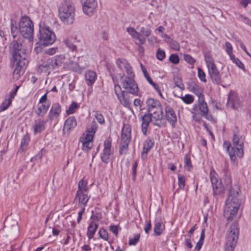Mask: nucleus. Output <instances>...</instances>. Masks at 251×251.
Listing matches in <instances>:
<instances>
[{
	"instance_id": "obj_56",
	"label": "nucleus",
	"mask_w": 251,
	"mask_h": 251,
	"mask_svg": "<svg viewBox=\"0 0 251 251\" xmlns=\"http://www.w3.org/2000/svg\"><path fill=\"white\" fill-rule=\"evenodd\" d=\"M226 51L227 53L229 55V56L230 57L231 55H233V54H232V47L231 44L229 42H226Z\"/></svg>"
},
{
	"instance_id": "obj_58",
	"label": "nucleus",
	"mask_w": 251,
	"mask_h": 251,
	"mask_svg": "<svg viewBox=\"0 0 251 251\" xmlns=\"http://www.w3.org/2000/svg\"><path fill=\"white\" fill-rule=\"evenodd\" d=\"M109 230L115 235L116 236L118 234V226L111 225L109 226Z\"/></svg>"
},
{
	"instance_id": "obj_41",
	"label": "nucleus",
	"mask_w": 251,
	"mask_h": 251,
	"mask_svg": "<svg viewBox=\"0 0 251 251\" xmlns=\"http://www.w3.org/2000/svg\"><path fill=\"white\" fill-rule=\"evenodd\" d=\"M231 60L239 68L245 71V68L243 63L237 58H236L234 55H231Z\"/></svg>"
},
{
	"instance_id": "obj_50",
	"label": "nucleus",
	"mask_w": 251,
	"mask_h": 251,
	"mask_svg": "<svg viewBox=\"0 0 251 251\" xmlns=\"http://www.w3.org/2000/svg\"><path fill=\"white\" fill-rule=\"evenodd\" d=\"M95 118L100 124H104L105 123V120L103 116L99 111H96L95 114Z\"/></svg>"
},
{
	"instance_id": "obj_18",
	"label": "nucleus",
	"mask_w": 251,
	"mask_h": 251,
	"mask_svg": "<svg viewBox=\"0 0 251 251\" xmlns=\"http://www.w3.org/2000/svg\"><path fill=\"white\" fill-rule=\"evenodd\" d=\"M227 104L233 109H238L242 107V101L234 93H230L228 97Z\"/></svg>"
},
{
	"instance_id": "obj_37",
	"label": "nucleus",
	"mask_w": 251,
	"mask_h": 251,
	"mask_svg": "<svg viewBox=\"0 0 251 251\" xmlns=\"http://www.w3.org/2000/svg\"><path fill=\"white\" fill-rule=\"evenodd\" d=\"M76 192L88 193L87 182L86 180L81 179L79 181L78 185V190Z\"/></svg>"
},
{
	"instance_id": "obj_3",
	"label": "nucleus",
	"mask_w": 251,
	"mask_h": 251,
	"mask_svg": "<svg viewBox=\"0 0 251 251\" xmlns=\"http://www.w3.org/2000/svg\"><path fill=\"white\" fill-rule=\"evenodd\" d=\"M239 192L240 189L237 186L231 187L229 190L224 213L227 221L232 220L237 215L241 204V201L238 198Z\"/></svg>"
},
{
	"instance_id": "obj_64",
	"label": "nucleus",
	"mask_w": 251,
	"mask_h": 251,
	"mask_svg": "<svg viewBox=\"0 0 251 251\" xmlns=\"http://www.w3.org/2000/svg\"><path fill=\"white\" fill-rule=\"evenodd\" d=\"M194 93L199 97V100H200L202 98L204 99V95L199 90H196V91L194 92Z\"/></svg>"
},
{
	"instance_id": "obj_46",
	"label": "nucleus",
	"mask_w": 251,
	"mask_h": 251,
	"mask_svg": "<svg viewBox=\"0 0 251 251\" xmlns=\"http://www.w3.org/2000/svg\"><path fill=\"white\" fill-rule=\"evenodd\" d=\"M178 184L179 188L183 190L185 185V177L182 175H178Z\"/></svg>"
},
{
	"instance_id": "obj_20",
	"label": "nucleus",
	"mask_w": 251,
	"mask_h": 251,
	"mask_svg": "<svg viewBox=\"0 0 251 251\" xmlns=\"http://www.w3.org/2000/svg\"><path fill=\"white\" fill-rule=\"evenodd\" d=\"M90 198L88 193L76 192L74 201L78 202V207L85 208Z\"/></svg>"
},
{
	"instance_id": "obj_13",
	"label": "nucleus",
	"mask_w": 251,
	"mask_h": 251,
	"mask_svg": "<svg viewBox=\"0 0 251 251\" xmlns=\"http://www.w3.org/2000/svg\"><path fill=\"white\" fill-rule=\"evenodd\" d=\"M115 93L120 103L124 107L130 109L131 101L128 92L123 91L119 84L115 85Z\"/></svg>"
},
{
	"instance_id": "obj_33",
	"label": "nucleus",
	"mask_w": 251,
	"mask_h": 251,
	"mask_svg": "<svg viewBox=\"0 0 251 251\" xmlns=\"http://www.w3.org/2000/svg\"><path fill=\"white\" fill-rule=\"evenodd\" d=\"M165 229V225L162 222L155 221L154 226V234L155 236L160 235Z\"/></svg>"
},
{
	"instance_id": "obj_14",
	"label": "nucleus",
	"mask_w": 251,
	"mask_h": 251,
	"mask_svg": "<svg viewBox=\"0 0 251 251\" xmlns=\"http://www.w3.org/2000/svg\"><path fill=\"white\" fill-rule=\"evenodd\" d=\"M15 63V68L13 72V77L14 79L18 80L21 75L23 74L25 66L28 64V60L25 58L23 59L14 60Z\"/></svg>"
},
{
	"instance_id": "obj_35",
	"label": "nucleus",
	"mask_w": 251,
	"mask_h": 251,
	"mask_svg": "<svg viewBox=\"0 0 251 251\" xmlns=\"http://www.w3.org/2000/svg\"><path fill=\"white\" fill-rule=\"evenodd\" d=\"M70 70L80 74L82 71L84 69V67H80L79 64L76 62H71L68 65Z\"/></svg>"
},
{
	"instance_id": "obj_12",
	"label": "nucleus",
	"mask_w": 251,
	"mask_h": 251,
	"mask_svg": "<svg viewBox=\"0 0 251 251\" xmlns=\"http://www.w3.org/2000/svg\"><path fill=\"white\" fill-rule=\"evenodd\" d=\"M148 114L153 118V124L159 127H165L166 125V119L164 117L162 106L157 107L148 111Z\"/></svg>"
},
{
	"instance_id": "obj_32",
	"label": "nucleus",
	"mask_w": 251,
	"mask_h": 251,
	"mask_svg": "<svg viewBox=\"0 0 251 251\" xmlns=\"http://www.w3.org/2000/svg\"><path fill=\"white\" fill-rule=\"evenodd\" d=\"M146 103L147 105L148 111L151 110L152 109H155V107L157 108V107H160L162 106L159 100L152 98L148 99L147 100Z\"/></svg>"
},
{
	"instance_id": "obj_10",
	"label": "nucleus",
	"mask_w": 251,
	"mask_h": 251,
	"mask_svg": "<svg viewBox=\"0 0 251 251\" xmlns=\"http://www.w3.org/2000/svg\"><path fill=\"white\" fill-rule=\"evenodd\" d=\"M39 39L41 45L44 46L52 45L55 40V34L50 29L49 26L43 24L40 25Z\"/></svg>"
},
{
	"instance_id": "obj_5",
	"label": "nucleus",
	"mask_w": 251,
	"mask_h": 251,
	"mask_svg": "<svg viewBox=\"0 0 251 251\" xmlns=\"http://www.w3.org/2000/svg\"><path fill=\"white\" fill-rule=\"evenodd\" d=\"M239 225L237 221L233 222L227 229L226 235L225 251H233L239 238Z\"/></svg>"
},
{
	"instance_id": "obj_22",
	"label": "nucleus",
	"mask_w": 251,
	"mask_h": 251,
	"mask_svg": "<svg viewBox=\"0 0 251 251\" xmlns=\"http://www.w3.org/2000/svg\"><path fill=\"white\" fill-rule=\"evenodd\" d=\"M165 111L166 120L168 121L173 127H175L177 117L174 110L171 107L167 105L165 108Z\"/></svg>"
},
{
	"instance_id": "obj_47",
	"label": "nucleus",
	"mask_w": 251,
	"mask_h": 251,
	"mask_svg": "<svg viewBox=\"0 0 251 251\" xmlns=\"http://www.w3.org/2000/svg\"><path fill=\"white\" fill-rule=\"evenodd\" d=\"M184 168L188 171H190L192 168L190 157L188 155H186L184 157Z\"/></svg>"
},
{
	"instance_id": "obj_44",
	"label": "nucleus",
	"mask_w": 251,
	"mask_h": 251,
	"mask_svg": "<svg viewBox=\"0 0 251 251\" xmlns=\"http://www.w3.org/2000/svg\"><path fill=\"white\" fill-rule=\"evenodd\" d=\"M182 101L186 104H190L194 100V97L190 94H186L184 97H180Z\"/></svg>"
},
{
	"instance_id": "obj_17",
	"label": "nucleus",
	"mask_w": 251,
	"mask_h": 251,
	"mask_svg": "<svg viewBox=\"0 0 251 251\" xmlns=\"http://www.w3.org/2000/svg\"><path fill=\"white\" fill-rule=\"evenodd\" d=\"M210 180L215 195L220 194L223 190L221 180L219 179L218 176L215 173H211Z\"/></svg>"
},
{
	"instance_id": "obj_11",
	"label": "nucleus",
	"mask_w": 251,
	"mask_h": 251,
	"mask_svg": "<svg viewBox=\"0 0 251 251\" xmlns=\"http://www.w3.org/2000/svg\"><path fill=\"white\" fill-rule=\"evenodd\" d=\"M193 110L194 111L195 114H199L201 117H203L209 121L213 120V117L209 113V109L207 103L203 98L198 100L197 103L194 104L193 106Z\"/></svg>"
},
{
	"instance_id": "obj_52",
	"label": "nucleus",
	"mask_w": 251,
	"mask_h": 251,
	"mask_svg": "<svg viewBox=\"0 0 251 251\" xmlns=\"http://www.w3.org/2000/svg\"><path fill=\"white\" fill-rule=\"evenodd\" d=\"M184 59L191 65H193L196 62V60L191 55L187 54L184 55Z\"/></svg>"
},
{
	"instance_id": "obj_26",
	"label": "nucleus",
	"mask_w": 251,
	"mask_h": 251,
	"mask_svg": "<svg viewBox=\"0 0 251 251\" xmlns=\"http://www.w3.org/2000/svg\"><path fill=\"white\" fill-rule=\"evenodd\" d=\"M131 140V128L128 125H125L122 130L121 143H129Z\"/></svg>"
},
{
	"instance_id": "obj_38",
	"label": "nucleus",
	"mask_w": 251,
	"mask_h": 251,
	"mask_svg": "<svg viewBox=\"0 0 251 251\" xmlns=\"http://www.w3.org/2000/svg\"><path fill=\"white\" fill-rule=\"evenodd\" d=\"M97 123L93 121L92 122L90 127H88L87 128V131L83 133V134H87L88 136L91 135L92 137L93 138L94 134L97 129Z\"/></svg>"
},
{
	"instance_id": "obj_2",
	"label": "nucleus",
	"mask_w": 251,
	"mask_h": 251,
	"mask_svg": "<svg viewBox=\"0 0 251 251\" xmlns=\"http://www.w3.org/2000/svg\"><path fill=\"white\" fill-rule=\"evenodd\" d=\"M244 140L239 130L236 128L233 132L232 144L229 142H225L224 143V146L226 148L230 160L233 163L236 162V156L242 158L244 155Z\"/></svg>"
},
{
	"instance_id": "obj_27",
	"label": "nucleus",
	"mask_w": 251,
	"mask_h": 251,
	"mask_svg": "<svg viewBox=\"0 0 251 251\" xmlns=\"http://www.w3.org/2000/svg\"><path fill=\"white\" fill-rule=\"evenodd\" d=\"M77 125L75 118L74 116L69 117L65 122L63 132L65 133L66 132L69 133L70 131L74 129Z\"/></svg>"
},
{
	"instance_id": "obj_42",
	"label": "nucleus",
	"mask_w": 251,
	"mask_h": 251,
	"mask_svg": "<svg viewBox=\"0 0 251 251\" xmlns=\"http://www.w3.org/2000/svg\"><path fill=\"white\" fill-rule=\"evenodd\" d=\"M78 104L75 101H73L72 104L69 106L68 109L66 110L68 115L73 114L76 108L78 107Z\"/></svg>"
},
{
	"instance_id": "obj_28",
	"label": "nucleus",
	"mask_w": 251,
	"mask_h": 251,
	"mask_svg": "<svg viewBox=\"0 0 251 251\" xmlns=\"http://www.w3.org/2000/svg\"><path fill=\"white\" fill-rule=\"evenodd\" d=\"M150 123H153V118L148 114H145L142 117V130L144 135L146 134Z\"/></svg>"
},
{
	"instance_id": "obj_19",
	"label": "nucleus",
	"mask_w": 251,
	"mask_h": 251,
	"mask_svg": "<svg viewBox=\"0 0 251 251\" xmlns=\"http://www.w3.org/2000/svg\"><path fill=\"white\" fill-rule=\"evenodd\" d=\"M19 87V86H16L14 89L10 92L9 94L5 97L4 101L0 105V112L5 110L10 105L12 100L17 94Z\"/></svg>"
},
{
	"instance_id": "obj_39",
	"label": "nucleus",
	"mask_w": 251,
	"mask_h": 251,
	"mask_svg": "<svg viewBox=\"0 0 251 251\" xmlns=\"http://www.w3.org/2000/svg\"><path fill=\"white\" fill-rule=\"evenodd\" d=\"M20 32L19 27L16 25V23L14 20L11 21V32L13 38H15L17 34Z\"/></svg>"
},
{
	"instance_id": "obj_51",
	"label": "nucleus",
	"mask_w": 251,
	"mask_h": 251,
	"mask_svg": "<svg viewBox=\"0 0 251 251\" xmlns=\"http://www.w3.org/2000/svg\"><path fill=\"white\" fill-rule=\"evenodd\" d=\"M169 61L174 64H177L179 62V58L176 54H172L169 57Z\"/></svg>"
},
{
	"instance_id": "obj_16",
	"label": "nucleus",
	"mask_w": 251,
	"mask_h": 251,
	"mask_svg": "<svg viewBox=\"0 0 251 251\" xmlns=\"http://www.w3.org/2000/svg\"><path fill=\"white\" fill-rule=\"evenodd\" d=\"M83 12L89 16L92 15L98 5L97 0H81Z\"/></svg>"
},
{
	"instance_id": "obj_45",
	"label": "nucleus",
	"mask_w": 251,
	"mask_h": 251,
	"mask_svg": "<svg viewBox=\"0 0 251 251\" xmlns=\"http://www.w3.org/2000/svg\"><path fill=\"white\" fill-rule=\"evenodd\" d=\"M129 143H120L119 153L121 155L126 154L128 150Z\"/></svg>"
},
{
	"instance_id": "obj_1",
	"label": "nucleus",
	"mask_w": 251,
	"mask_h": 251,
	"mask_svg": "<svg viewBox=\"0 0 251 251\" xmlns=\"http://www.w3.org/2000/svg\"><path fill=\"white\" fill-rule=\"evenodd\" d=\"M117 65L120 69H125L127 75L125 77L122 76L120 80L123 88L125 89V91L137 96L139 88L134 79V74L132 68L129 63L123 58L118 59L117 60Z\"/></svg>"
},
{
	"instance_id": "obj_29",
	"label": "nucleus",
	"mask_w": 251,
	"mask_h": 251,
	"mask_svg": "<svg viewBox=\"0 0 251 251\" xmlns=\"http://www.w3.org/2000/svg\"><path fill=\"white\" fill-rule=\"evenodd\" d=\"M97 75L95 72L88 70L85 74V80L88 85H93L97 79Z\"/></svg>"
},
{
	"instance_id": "obj_60",
	"label": "nucleus",
	"mask_w": 251,
	"mask_h": 251,
	"mask_svg": "<svg viewBox=\"0 0 251 251\" xmlns=\"http://www.w3.org/2000/svg\"><path fill=\"white\" fill-rule=\"evenodd\" d=\"M80 208H81V209L78 212V217H77V222L78 223H80V222L82 219V215H83V213L84 212V211L85 209V208H83V207H80Z\"/></svg>"
},
{
	"instance_id": "obj_23",
	"label": "nucleus",
	"mask_w": 251,
	"mask_h": 251,
	"mask_svg": "<svg viewBox=\"0 0 251 251\" xmlns=\"http://www.w3.org/2000/svg\"><path fill=\"white\" fill-rule=\"evenodd\" d=\"M127 32L134 39L138 41L137 45H142L146 42V38L137 32L134 27H129L127 28Z\"/></svg>"
},
{
	"instance_id": "obj_6",
	"label": "nucleus",
	"mask_w": 251,
	"mask_h": 251,
	"mask_svg": "<svg viewBox=\"0 0 251 251\" xmlns=\"http://www.w3.org/2000/svg\"><path fill=\"white\" fill-rule=\"evenodd\" d=\"M63 58L62 56L56 55L52 58L47 59L45 60L39 61L38 63V73L50 72L59 67L62 64Z\"/></svg>"
},
{
	"instance_id": "obj_61",
	"label": "nucleus",
	"mask_w": 251,
	"mask_h": 251,
	"mask_svg": "<svg viewBox=\"0 0 251 251\" xmlns=\"http://www.w3.org/2000/svg\"><path fill=\"white\" fill-rule=\"evenodd\" d=\"M57 48H50L47 49L45 50V52L49 55H52L55 53Z\"/></svg>"
},
{
	"instance_id": "obj_34",
	"label": "nucleus",
	"mask_w": 251,
	"mask_h": 251,
	"mask_svg": "<svg viewBox=\"0 0 251 251\" xmlns=\"http://www.w3.org/2000/svg\"><path fill=\"white\" fill-rule=\"evenodd\" d=\"M49 108V105H46L45 104H42L38 106L35 112L38 116L43 117L47 112Z\"/></svg>"
},
{
	"instance_id": "obj_43",
	"label": "nucleus",
	"mask_w": 251,
	"mask_h": 251,
	"mask_svg": "<svg viewBox=\"0 0 251 251\" xmlns=\"http://www.w3.org/2000/svg\"><path fill=\"white\" fill-rule=\"evenodd\" d=\"M29 141V137L27 135L25 136L21 141L20 150H21L22 151H24L25 150Z\"/></svg>"
},
{
	"instance_id": "obj_4",
	"label": "nucleus",
	"mask_w": 251,
	"mask_h": 251,
	"mask_svg": "<svg viewBox=\"0 0 251 251\" xmlns=\"http://www.w3.org/2000/svg\"><path fill=\"white\" fill-rule=\"evenodd\" d=\"M75 6L72 0H63L59 8L60 20L65 24H72L75 19Z\"/></svg>"
},
{
	"instance_id": "obj_8",
	"label": "nucleus",
	"mask_w": 251,
	"mask_h": 251,
	"mask_svg": "<svg viewBox=\"0 0 251 251\" xmlns=\"http://www.w3.org/2000/svg\"><path fill=\"white\" fill-rule=\"evenodd\" d=\"M19 31L21 34L25 38L31 41L33 37L34 27L31 19L27 16L21 17L19 24Z\"/></svg>"
},
{
	"instance_id": "obj_31",
	"label": "nucleus",
	"mask_w": 251,
	"mask_h": 251,
	"mask_svg": "<svg viewBox=\"0 0 251 251\" xmlns=\"http://www.w3.org/2000/svg\"><path fill=\"white\" fill-rule=\"evenodd\" d=\"M98 227V224L95 222H91L88 227L87 235L89 239H91L93 238L94 235Z\"/></svg>"
},
{
	"instance_id": "obj_55",
	"label": "nucleus",
	"mask_w": 251,
	"mask_h": 251,
	"mask_svg": "<svg viewBox=\"0 0 251 251\" xmlns=\"http://www.w3.org/2000/svg\"><path fill=\"white\" fill-rule=\"evenodd\" d=\"M239 19H241L242 21H243L246 24H247L249 26L251 27V20L247 17L244 16L242 15H240L239 17Z\"/></svg>"
},
{
	"instance_id": "obj_49",
	"label": "nucleus",
	"mask_w": 251,
	"mask_h": 251,
	"mask_svg": "<svg viewBox=\"0 0 251 251\" xmlns=\"http://www.w3.org/2000/svg\"><path fill=\"white\" fill-rule=\"evenodd\" d=\"M156 57L159 60L162 61L166 57L165 51L159 48L156 52Z\"/></svg>"
},
{
	"instance_id": "obj_15",
	"label": "nucleus",
	"mask_w": 251,
	"mask_h": 251,
	"mask_svg": "<svg viewBox=\"0 0 251 251\" xmlns=\"http://www.w3.org/2000/svg\"><path fill=\"white\" fill-rule=\"evenodd\" d=\"M113 152L114 149L111 148V140L110 138L106 139L104 142V148L100 156L102 161L108 163L109 158Z\"/></svg>"
},
{
	"instance_id": "obj_30",
	"label": "nucleus",
	"mask_w": 251,
	"mask_h": 251,
	"mask_svg": "<svg viewBox=\"0 0 251 251\" xmlns=\"http://www.w3.org/2000/svg\"><path fill=\"white\" fill-rule=\"evenodd\" d=\"M153 143L151 140H147L144 144L143 150L141 154V158L145 159L147 157L148 152L152 148Z\"/></svg>"
},
{
	"instance_id": "obj_7",
	"label": "nucleus",
	"mask_w": 251,
	"mask_h": 251,
	"mask_svg": "<svg viewBox=\"0 0 251 251\" xmlns=\"http://www.w3.org/2000/svg\"><path fill=\"white\" fill-rule=\"evenodd\" d=\"M204 60L212 81L217 84H220L221 75L210 53L206 52L204 54Z\"/></svg>"
},
{
	"instance_id": "obj_54",
	"label": "nucleus",
	"mask_w": 251,
	"mask_h": 251,
	"mask_svg": "<svg viewBox=\"0 0 251 251\" xmlns=\"http://www.w3.org/2000/svg\"><path fill=\"white\" fill-rule=\"evenodd\" d=\"M139 239L140 235L139 234H136L133 238L129 239L128 244L129 245H135L139 241Z\"/></svg>"
},
{
	"instance_id": "obj_62",
	"label": "nucleus",
	"mask_w": 251,
	"mask_h": 251,
	"mask_svg": "<svg viewBox=\"0 0 251 251\" xmlns=\"http://www.w3.org/2000/svg\"><path fill=\"white\" fill-rule=\"evenodd\" d=\"M151 221H149V222H148L147 223V224L146 225V226L144 227V230H145V232L147 234L149 233V231L151 229Z\"/></svg>"
},
{
	"instance_id": "obj_25",
	"label": "nucleus",
	"mask_w": 251,
	"mask_h": 251,
	"mask_svg": "<svg viewBox=\"0 0 251 251\" xmlns=\"http://www.w3.org/2000/svg\"><path fill=\"white\" fill-rule=\"evenodd\" d=\"M46 121L41 118L34 120L32 128L35 134L40 133L45 129Z\"/></svg>"
},
{
	"instance_id": "obj_53",
	"label": "nucleus",
	"mask_w": 251,
	"mask_h": 251,
	"mask_svg": "<svg viewBox=\"0 0 251 251\" xmlns=\"http://www.w3.org/2000/svg\"><path fill=\"white\" fill-rule=\"evenodd\" d=\"M198 77L201 79V81L203 82H206V79L205 78V74L204 71L200 68H199L198 69Z\"/></svg>"
},
{
	"instance_id": "obj_57",
	"label": "nucleus",
	"mask_w": 251,
	"mask_h": 251,
	"mask_svg": "<svg viewBox=\"0 0 251 251\" xmlns=\"http://www.w3.org/2000/svg\"><path fill=\"white\" fill-rule=\"evenodd\" d=\"M145 77L146 78L147 81L149 82V83L151 84L152 86H155V83H154L152 80L151 79V77H150L149 74H148V72L146 71L143 73Z\"/></svg>"
},
{
	"instance_id": "obj_21",
	"label": "nucleus",
	"mask_w": 251,
	"mask_h": 251,
	"mask_svg": "<svg viewBox=\"0 0 251 251\" xmlns=\"http://www.w3.org/2000/svg\"><path fill=\"white\" fill-rule=\"evenodd\" d=\"M82 143V150L85 151H89L93 146V138L91 135L88 136L87 134H83L80 139Z\"/></svg>"
},
{
	"instance_id": "obj_59",
	"label": "nucleus",
	"mask_w": 251,
	"mask_h": 251,
	"mask_svg": "<svg viewBox=\"0 0 251 251\" xmlns=\"http://www.w3.org/2000/svg\"><path fill=\"white\" fill-rule=\"evenodd\" d=\"M138 163L136 161L132 165V173H133V179H135L137 174V168Z\"/></svg>"
},
{
	"instance_id": "obj_24",
	"label": "nucleus",
	"mask_w": 251,
	"mask_h": 251,
	"mask_svg": "<svg viewBox=\"0 0 251 251\" xmlns=\"http://www.w3.org/2000/svg\"><path fill=\"white\" fill-rule=\"evenodd\" d=\"M61 112V106L58 103H53L49 113L48 117L50 120L57 119Z\"/></svg>"
},
{
	"instance_id": "obj_9",
	"label": "nucleus",
	"mask_w": 251,
	"mask_h": 251,
	"mask_svg": "<svg viewBox=\"0 0 251 251\" xmlns=\"http://www.w3.org/2000/svg\"><path fill=\"white\" fill-rule=\"evenodd\" d=\"M24 40L22 38L13 41L9 47V50L14 60L23 59V57L26 59V49L23 45Z\"/></svg>"
},
{
	"instance_id": "obj_48",
	"label": "nucleus",
	"mask_w": 251,
	"mask_h": 251,
	"mask_svg": "<svg viewBox=\"0 0 251 251\" xmlns=\"http://www.w3.org/2000/svg\"><path fill=\"white\" fill-rule=\"evenodd\" d=\"M99 234L100 237L105 241H108L109 237L107 230L101 228L99 230Z\"/></svg>"
},
{
	"instance_id": "obj_36",
	"label": "nucleus",
	"mask_w": 251,
	"mask_h": 251,
	"mask_svg": "<svg viewBox=\"0 0 251 251\" xmlns=\"http://www.w3.org/2000/svg\"><path fill=\"white\" fill-rule=\"evenodd\" d=\"M137 29L139 31V33L145 38L146 37H149L151 34V31L150 27L149 26H138Z\"/></svg>"
},
{
	"instance_id": "obj_40",
	"label": "nucleus",
	"mask_w": 251,
	"mask_h": 251,
	"mask_svg": "<svg viewBox=\"0 0 251 251\" xmlns=\"http://www.w3.org/2000/svg\"><path fill=\"white\" fill-rule=\"evenodd\" d=\"M63 43L71 50L74 51L76 50V46L74 44L71 40L69 39H64Z\"/></svg>"
},
{
	"instance_id": "obj_63",
	"label": "nucleus",
	"mask_w": 251,
	"mask_h": 251,
	"mask_svg": "<svg viewBox=\"0 0 251 251\" xmlns=\"http://www.w3.org/2000/svg\"><path fill=\"white\" fill-rule=\"evenodd\" d=\"M48 93V91H47L46 94H45L39 100V103L44 104L45 102H46L47 100V94Z\"/></svg>"
}]
</instances>
